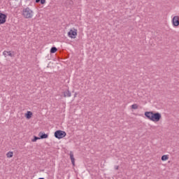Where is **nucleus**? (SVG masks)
<instances>
[{"label":"nucleus","mask_w":179,"mask_h":179,"mask_svg":"<svg viewBox=\"0 0 179 179\" xmlns=\"http://www.w3.org/2000/svg\"><path fill=\"white\" fill-rule=\"evenodd\" d=\"M66 136V132L62 130H57L55 132V137L57 139H62V138H65Z\"/></svg>","instance_id":"nucleus-3"},{"label":"nucleus","mask_w":179,"mask_h":179,"mask_svg":"<svg viewBox=\"0 0 179 179\" xmlns=\"http://www.w3.org/2000/svg\"><path fill=\"white\" fill-rule=\"evenodd\" d=\"M41 0H36V3H38L39 2H41Z\"/></svg>","instance_id":"nucleus-21"},{"label":"nucleus","mask_w":179,"mask_h":179,"mask_svg":"<svg viewBox=\"0 0 179 179\" xmlns=\"http://www.w3.org/2000/svg\"><path fill=\"white\" fill-rule=\"evenodd\" d=\"M73 5V1L72 0H66L65 2V6H72Z\"/></svg>","instance_id":"nucleus-10"},{"label":"nucleus","mask_w":179,"mask_h":179,"mask_svg":"<svg viewBox=\"0 0 179 179\" xmlns=\"http://www.w3.org/2000/svg\"><path fill=\"white\" fill-rule=\"evenodd\" d=\"M22 16H24L25 19H31V17H33V10L29 7L23 8Z\"/></svg>","instance_id":"nucleus-1"},{"label":"nucleus","mask_w":179,"mask_h":179,"mask_svg":"<svg viewBox=\"0 0 179 179\" xmlns=\"http://www.w3.org/2000/svg\"><path fill=\"white\" fill-rule=\"evenodd\" d=\"M131 108H133V110H138V104L134 103L131 106Z\"/></svg>","instance_id":"nucleus-16"},{"label":"nucleus","mask_w":179,"mask_h":179,"mask_svg":"<svg viewBox=\"0 0 179 179\" xmlns=\"http://www.w3.org/2000/svg\"><path fill=\"white\" fill-rule=\"evenodd\" d=\"M64 97H71V96H72V94H71L70 90H68L66 92H64Z\"/></svg>","instance_id":"nucleus-12"},{"label":"nucleus","mask_w":179,"mask_h":179,"mask_svg":"<svg viewBox=\"0 0 179 179\" xmlns=\"http://www.w3.org/2000/svg\"><path fill=\"white\" fill-rule=\"evenodd\" d=\"M38 139H41L40 137L34 136V139H32V142H36L37 141H38Z\"/></svg>","instance_id":"nucleus-17"},{"label":"nucleus","mask_w":179,"mask_h":179,"mask_svg":"<svg viewBox=\"0 0 179 179\" xmlns=\"http://www.w3.org/2000/svg\"><path fill=\"white\" fill-rule=\"evenodd\" d=\"M70 159L73 166H75V157H73V152H70Z\"/></svg>","instance_id":"nucleus-9"},{"label":"nucleus","mask_w":179,"mask_h":179,"mask_svg":"<svg viewBox=\"0 0 179 179\" xmlns=\"http://www.w3.org/2000/svg\"><path fill=\"white\" fill-rule=\"evenodd\" d=\"M7 157L10 158V157H13V152H8L6 154Z\"/></svg>","instance_id":"nucleus-15"},{"label":"nucleus","mask_w":179,"mask_h":179,"mask_svg":"<svg viewBox=\"0 0 179 179\" xmlns=\"http://www.w3.org/2000/svg\"><path fill=\"white\" fill-rule=\"evenodd\" d=\"M77 95H78V94L76 93V94H74V97H76Z\"/></svg>","instance_id":"nucleus-22"},{"label":"nucleus","mask_w":179,"mask_h":179,"mask_svg":"<svg viewBox=\"0 0 179 179\" xmlns=\"http://www.w3.org/2000/svg\"><path fill=\"white\" fill-rule=\"evenodd\" d=\"M173 24L175 27L179 26V17L178 15L174 16L172 20Z\"/></svg>","instance_id":"nucleus-6"},{"label":"nucleus","mask_w":179,"mask_h":179,"mask_svg":"<svg viewBox=\"0 0 179 179\" xmlns=\"http://www.w3.org/2000/svg\"><path fill=\"white\" fill-rule=\"evenodd\" d=\"M56 51H58V49L55 47H52L50 49V54H55Z\"/></svg>","instance_id":"nucleus-13"},{"label":"nucleus","mask_w":179,"mask_h":179,"mask_svg":"<svg viewBox=\"0 0 179 179\" xmlns=\"http://www.w3.org/2000/svg\"><path fill=\"white\" fill-rule=\"evenodd\" d=\"M78 30L74 29L72 30L71 29L69 32H68V36L69 37H70V38H76V36H78Z\"/></svg>","instance_id":"nucleus-4"},{"label":"nucleus","mask_w":179,"mask_h":179,"mask_svg":"<svg viewBox=\"0 0 179 179\" xmlns=\"http://www.w3.org/2000/svg\"><path fill=\"white\" fill-rule=\"evenodd\" d=\"M31 115H33V113H31V111H27L25 114V117L27 120H30V118H31Z\"/></svg>","instance_id":"nucleus-11"},{"label":"nucleus","mask_w":179,"mask_h":179,"mask_svg":"<svg viewBox=\"0 0 179 179\" xmlns=\"http://www.w3.org/2000/svg\"><path fill=\"white\" fill-rule=\"evenodd\" d=\"M7 17L8 16L6 14L1 13H0V24H3L4 23H6Z\"/></svg>","instance_id":"nucleus-5"},{"label":"nucleus","mask_w":179,"mask_h":179,"mask_svg":"<svg viewBox=\"0 0 179 179\" xmlns=\"http://www.w3.org/2000/svg\"><path fill=\"white\" fill-rule=\"evenodd\" d=\"M162 162H166V160H169V155H163L162 157Z\"/></svg>","instance_id":"nucleus-14"},{"label":"nucleus","mask_w":179,"mask_h":179,"mask_svg":"<svg viewBox=\"0 0 179 179\" xmlns=\"http://www.w3.org/2000/svg\"><path fill=\"white\" fill-rule=\"evenodd\" d=\"M3 55H4V57H15L14 55H13L10 51H6L5 50L3 52Z\"/></svg>","instance_id":"nucleus-8"},{"label":"nucleus","mask_w":179,"mask_h":179,"mask_svg":"<svg viewBox=\"0 0 179 179\" xmlns=\"http://www.w3.org/2000/svg\"><path fill=\"white\" fill-rule=\"evenodd\" d=\"M41 5H44L45 3V0H41Z\"/></svg>","instance_id":"nucleus-19"},{"label":"nucleus","mask_w":179,"mask_h":179,"mask_svg":"<svg viewBox=\"0 0 179 179\" xmlns=\"http://www.w3.org/2000/svg\"><path fill=\"white\" fill-rule=\"evenodd\" d=\"M144 115L150 121L153 122H157V113H153V112H145Z\"/></svg>","instance_id":"nucleus-2"},{"label":"nucleus","mask_w":179,"mask_h":179,"mask_svg":"<svg viewBox=\"0 0 179 179\" xmlns=\"http://www.w3.org/2000/svg\"><path fill=\"white\" fill-rule=\"evenodd\" d=\"M38 137L40 138V139H47V138H48V134H45V133H43L41 131L38 134Z\"/></svg>","instance_id":"nucleus-7"},{"label":"nucleus","mask_w":179,"mask_h":179,"mask_svg":"<svg viewBox=\"0 0 179 179\" xmlns=\"http://www.w3.org/2000/svg\"><path fill=\"white\" fill-rule=\"evenodd\" d=\"M162 118V115L160 113H157V121H159Z\"/></svg>","instance_id":"nucleus-18"},{"label":"nucleus","mask_w":179,"mask_h":179,"mask_svg":"<svg viewBox=\"0 0 179 179\" xmlns=\"http://www.w3.org/2000/svg\"><path fill=\"white\" fill-rule=\"evenodd\" d=\"M119 167H120V166H115V170H118Z\"/></svg>","instance_id":"nucleus-20"},{"label":"nucleus","mask_w":179,"mask_h":179,"mask_svg":"<svg viewBox=\"0 0 179 179\" xmlns=\"http://www.w3.org/2000/svg\"><path fill=\"white\" fill-rule=\"evenodd\" d=\"M38 179H45L44 178H39Z\"/></svg>","instance_id":"nucleus-23"}]
</instances>
